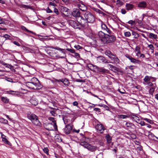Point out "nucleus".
Returning a JSON list of instances; mask_svg holds the SVG:
<instances>
[{"instance_id":"nucleus-1","label":"nucleus","mask_w":158,"mask_h":158,"mask_svg":"<svg viewBox=\"0 0 158 158\" xmlns=\"http://www.w3.org/2000/svg\"><path fill=\"white\" fill-rule=\"evenodd\" d=\"M98 36L101 39V44L102 45L113 43L116 40V37L113 33L106 34L101 31L98 32Z\"/></svg>"},{"instance_id":"nucleus-2","label":"nucleus","mask_w":158,"mask_h":158,"mask_svg":"<svg viewBox=\"0 0 158 158\" xmlns=\"http://www.w3.org/2000/svg\"><path fill=\"white\" fill-rule=\"evenodd\" d=\"M27 86L29 88L34 89H39L41 87L39 83V81L36 77L32 78L30 81L26 83Z\"/></svg>"},{"instance_id":"nucleus-3","label":"nucleus","mask_w":158,"mask_h":158,"mask_svg":"<svg viewBox=\"0 0 158 158\" xmlns=\"http://www.w3.org/2000/svg\"><path fill=\"white\" fill-rule=\"evenodd\" d=\"M27 117L34 125L38 126H41V124L38 120V117L34 114H32L30 112H28Z\"/></svg>"},{"instance_id":"nucleus-4","label":"nucleus","mask_w":158,"mask_h":158,"mask_svg":"<svg viewBox=\"0 0 158 158\" xmlns=\"http://www.w3.org/2000/svg\"><path fill=\"white\" fill-rule=\"evenodd\" d=\"M77 22L78 23L79 27L85 28H87L88 27V22L86 19H85L82 17H78L77 20Z\"/></svg>"},{"instance_id":"nucleus-5","label":"nucleus","mask_w":158,"mask_h":158,"mask_svg":"<svg viewBox=\"0 0 158 158\" xmlns=\"http://www.w3.org/2000/svg\"><path fill=\"white\" fill-rule=\"evenodd\" d=\"M84 17L88 23H92L95 21L94 16L89 12H86L84 14Z\"/></svg>"},{"instance_id":"nucleus-6","label":"nucleus","mask_w":158,"mask_h":158,"mask_svg":"<svg viewBox=\"0 0 158 158\" xmlns=\"http://www.w3.org/2000/svg\"><path fill=\"white\" fill-rule=\"evenodd\" d=\"M125 56L127 59L130 60L131 62L133 63L136 64H139L141 63V62L139 60L136 59L132 57V56L129 54H126L125 55Z\"/></svg>"},{"instance_id":"nucleus-7","label":"nucleus","mask_w":158,"mask_h":158,"mask_svg":"<svg viewBox=\"0 0 158 158\" xmlns=\"http://www.w3.org/2000/svg\"><path fill=\"white\" fill-rule=\"evenodd\" d=\"M69 24L72 27L74 28H80V27H79V25L78 23L76 22L75 21L70 20L68 21Z\"/></svg>"},{"instance_id":"nucleus-8","label":"nucleus","mask_w":158,"mask_h":158,"mask_svg":"<svg viewBox=\"0 0 158 158\" xmlns=\"http://www.w3.org/2000/svg\"><path fill=\"white\" fill-rule=\"evenodd\" d=\"M44 126L45 129L49 131L53 130L54 129V125L51 123H46L44 124Z\"/></svg>"},{"instance_id":"nucleus-9","label":"nucleus","mask_w":158,"mask_h":158,"mask_svg":"<svg viewBox=\"0 0 158 158\" xmlns=\"http://www.w3.org/2000/svg\"><path fill=\"white\" fill-rule=\"evenodd\" d=\"M97 61L99 63H109L110 62L106 59L104 57L102 56H100L97 57Z\"/></svg>"},{"instance_id":"nucleus-10","label":"nucleus","mask_w":158,"mask_h":158,"mask_svg":"<svg viewBox=\"0 0 158 158\" xmlns=\"http://www.w3.org/2000/svg\"><path fill=\"white\" fill-rule=\"evenodd\" d=\"M95 128L97 132L100 133H102L105 129L103 125L100 124H97L95 126Z\"/></svg>"},{"instance_id":"nucleus-11","label":"nucleus","mask_w":158,"mask_h":158,"mask_svg":"<svg viewBox=\"0 0 158 158\" xmlns=\"http://www.w3.org/2000/svg\"><path fill=\"white\" fill-rule=\"evenodd\" d=\"M80 14L81 12L78 9H73L72 13V15L73 16L76 17L77 20V19L78 17H81L80 16Z\"/></svg>"},{"instance_id":"nucleus-12","label":"nucleus","mask_w":158,"mask_h":158,"mask_svg":"<svg viewBox=\"0 0 158 158\" xmlns=\"http://www.w3.org/2000/svg\"><path fill=\"white\" fill-rule=\"evenodd\" d=\"M55 81L58 83L59 84H60V82H62L66 86L68 85L69 84V80L66 79H61L60 80L56 79L55 80Z\"/></svg>"},{"instance_id":"nucleus-13","label":"nucleus","mask_w":158,"mask_h":158,"mask_svg":"<svg viewBox=\"0 0 158 158\" xmlns=\"http://www.w3.org/2000/svg\"><path fill=\"white\" fill-rule=\"evenodd\" d=\"M96 70L98 73H101L103 74L108 73L109 71L103 67H100L97 66Z\"/></svg>"},{"instance_id":"nucleus-14","label":"nucleus","mask_w":158,"mask_h":158,"mask_svg":"<svg viewBox=\"0 0 158 158\" xmlns=\"http://www.w3.org/2000/svg\"><path fill=\"white\" fill-rule=\"evenodd\" d=\"M72 127L70 124H68L65 126L64 131L66 134H69L70 133L72 130Z\"/></svg>"},{"instance_id":"nucleus-15","label":"nucleus","mask_w":158,"mask_h":158,"mask_svg":"<svg viewBox=\"0 0 158 158\" xmlns=\"http://www.w3.org/2000/svg\"><path fill=\"white\" fill-rule=\"evenodd\" d=\"M52 48L53 49H55L56 50H58L61 52L63 53V56H60V58H64L66 57V55L65 54V49L60 48L58 47H54Z\"/></svg>"},{"instance_id":"nucleus-16","label":"nucleus","mask_w":158,"mask_h":158,"mask_svg":"<svg viewBox=\"0 0 158 158\" xmlns=\"http://www.w3.org/2000/svg\"><path fill=\"white\" fill-rule=\"evenodd\" d=\"M87 67L91 71H95L96 70L97 66L91 64H88Z\"/></svg>"},{"instance_id":"nucleus-17","label":"nucleus","mask_w":158,"mask_h":158,"mask_svg":"<svg viewBox=\"0 0 158 158\" xmlns=\"http://www.w3.org/2000/svg\"><path fill=\"white\" fill-rule=\"evenodd\" d=\"M147 4L146 2L144 1L140 2L138 4V6L139 7L143 8H146L147 6Z\"/></svg>"},{"instance_id":"nucleus-18","label":"nucleus","mask_w":158,"mask_h":158,"mask_svg":"<svg viewBox=\"0 0 158 158\" xmlns=\"http://www.w3.org/2000/svg\"><path fill=\"white\" fill-rule=\"evenodd\" d=\"M77 6L81 10L83 11H86L87 9L86 6L83 4H78Z\"/></svg>"},{"instance_id":"nucleus-19","label":"nucleus","mask_w":158,"mask_h":158,"mask_svg":"<svg viewBox=\"0 0 158 158\" xmlns=\"http://www.w3.org/2000/svg\"><path fill=\"white\" fill-rule=\"evenodd\" d=\"M111 60H113L114 63L117 64L119 62V60L118 57L115 55H113L110 58Z\"/></svg>"},{"instance_id":"nucleus-20","label":"nucleus","mask_w":158,"mask_h":158,"mask_svg":"<svg viewBox=\"0 0 158 158\" xmlns=\"http://www.w3.org/2000/svg\"><path fill=\"white\" fill-rule=\"evenodd\" d=\"M134 6L133 4L127 3L126 5V9L127 10H132Z\"/></svg>"},{"instance_id":"nucleus-21","label":"nucleus","mask_w":158,"mask_h":158,"mask_svg":"<svg viewBox=\"0 0 158 158\" xmlns=\"http://www.w3.org/2000/svg\"><path fill=\"white\" fill-rule=\"evenodd\" d=\"M49 119L52 121L53 123V124H52L54 125V129L56 130H57V126L56 124V121L55 120V118L52 117H50L49 118Z\"/></svg>"},{"instance_id":"nucleus-22","label":"nucleus","mask_w":158,"mask_h":158,"mask_svg":"<svg viewBox=\"0 0 158 158\" xmlns=\"http://www.w3.org/2000/svg\"><path fill=\"white\" fill-rule=\"evenodd\" d=\"M105 138L108 143L110 144L112 143V138L109 135H106L105 136Z\"/></svg>"},{"instance_id":"nucleus-23","label":"nucleus","mask_w":158,"mask_h":158,"mask_svg":"<svg viewBox=\"0 0 158 158\" xmlns=\"http://www.w3.org/2000/svg\"><path fill=\"white\" fill-rule=\"evenodd\" d=\"M87 149L91 152H94L96 150L97 147L95 146H92L89 144Z\"/></svg>"},{"instance_id":"nucleus-24","label":"nucleus","mask_w":158,"mask_h":158,"mask_svg":"<svg viewBox=\"0 0 158 158\" xmlns=\"http://www.w3.org/2000/svg\"><path fill=\"white\" fill-rule=\"evenodd\" d=\"M61 11L64 14L65 13H67L69 10V9L66 7L62 6L60 8Z\"/></svg>"},{"instance_id":"nucleus-25","label":"nucleus","mask_w":158,"mask_h":158,"mask_svg":"<svg viewBox=\"0 0 158 158\" xmlns=\"http://www.w3.org/2000/svg\"><path fill=\"white\" fill-rule=\"evenodd\" d=\"M30 102L32 105L36 106L38 104V101L37 99L32 98L30 100Z\"/></svg>"},{"instance_id":"nucleus-26","label":"nucleus","mask_w":158,"mask_h":158,"mask_svg":"<svg viewBox=\"0 0 158 158\" xmlns=\"http://www.w3.org/2000/svg\"><path fill=\"white\" fill-rule=\"evenodd\" d=\"M143 80L145 83H144V84H145L148 82L151 81V76H146L143 79Z\"/></svg>"},{"instance_id":"nucleus-27","label":"nucleus","mask_w":158,"mask_h":158,"mask_svg":"<svg viewBox=\"0 0 158 158\" xmlns=\"http://www.w3.org/2000/svg\"><path fill=\"white\" fill-rule=\"evenodd\" d=\"M105 54L108 56L110 58H111L114 54L109 50H107L105 52Z\"/></svg>"},{"instance_id":"nucleus-28","label":"nucleus","mask_w":158,"mask_h":158,"mask_svg":"<svg viewBox=\"0 0 158 158\" xmlns=\"http://www.w3.org/2000/svg\"><path fill=\"white\" fill-rule=\"evenodd\" d=\"M105 54L108 56L110 58H111L114 54L109 50H107L105 52Z\"/></svg>"},{"instance_id":"nucleus-29","label":"nucleus","mask_w":158,"mask_h":158,"mask_svg":"<svg viewBox=\"0 0 158 158\" xmlns=\"http://www.w3.org/2000/svg\"><path fill=\"white\" fill-rule=\"evenodd\" d=\"M80 144L81 146L84 147V148H87L89 144L86 142H81L80 143Z\"/></svg>"},{"instance_id":"nucleus-30","label":"nucleus","mask_w":158,"mask_h":158,"mask_svg":"<svg viewBox=\"0 0 158 158\" xmlns=\"http://www.w3.org/2000/svg\"><path fill=\"white\" fill-rule=\"evenodd\" d=\"M1 100L3 102L6 103H8L9 102V99L6 97H2Z\"/></svg>"},{"instance_id":"nucleus-31","label":"nucleus","mask_w":158,"mask_h":158,"mask_svg":"<svg viewBox=\"0 0 158 158\" xmlns=\"http://www.w3.org/2000/svg\"><path fill=\"white\" fill-rule=\"evenodd\" d=\"M7 92L8 94L13 95H18L19 94V92L16 91H8Z\"/></svg>"},{"instance_id":"nucleus-32","label":"nucleus","mask_w":158,"mask_h":158,"mask_svg":"<svg viewBox=\"0 0 158 158\" xmlns=\"http://www.w3.org/2000/svg\"><path fill=\"white\" fill-rule=\"evenodd\" d=\"M117 117L119 118L124 119L128 117V116L127 115L123 114L118 115L117 116Z\"/></svg>"},{"instance_id":"nucleus-33","label":"nucleus","mask_w":158,"mask_h":158,"mask_svg":"<svg viewBox=\"0 0 158 158\" xmlns=\"http://www.w3.org/2000/svg\"><path fill=\"white\" fill-rule=\"evenodd\" d=\"M149 37L150 38H154L156 39L157 38V35L156 34H154L152 33H150L149 34Z\"/></svg>"},{"instance_id":"nucleus-34","label":"nucleus","mask_w":158,"mask_h":158,"mask_svg":"<svg viewBox=\"0 0 158 158\" xmlns=\"http://www.w3.org/2000/svg\"><path fill=\"white\" fill-rule=\"evenodd\" d=\"M2 141L5 143L10 145L11 143L7 140V139L5 138L2 137Z\"/></svg>"},{"instance_id":"nucleus-35","label":"nucleus","mask_w":158,"mask_h":158,"mask_svg":"<svg viewBox=\"0 0 158 158\" xmlns=\"http://www.w3.org/2000/svg\"><path fill=\"white\" fill-rule=\"evenodd\" d=\"M44 152L48 156L49 155V150L47 147H45L43 149Z\"/></svg>"},{"instance_id":"nucleus-36","label":"nucleus","mask_w":158,"mask_h":158,"mask_svg":"<svg viewBox=\"0 0 158 158\" xmlns=\"http://www.w3.org/2000/svg\"><path fill=\"white\" fill-rule=\"evenodd\" d=\"M22 29L24 30H25L27 32H28L29 33H31L32 34H35V33L34 32H32L31 31H30L28 30L26 27H25L23 26L22 27Z\"/></svg>"},{"instance_id":"nucleus-37","label":"nucleus","mask_w":158,"mask_h":158,"mask_svg":"<svg viewBox=\"0 0 158 158\" xmlns=\"http://www.w3.org/2000/svg\"><path fill=\"white\" fill-rule=\"evenodd\" d=\"M132 34V35L134 36V37L136 39H138L139 37V34L133 31Z\"/></svg>"},{"instance_id":"nucleus-38","label":"nucleus","mask_w":158,"mask_h":158,"mask_svg":"<svg viewBox=\"0 0 158 158\" xmlns=\"http://www.w3.org/2000/svg\"><path fill=\"white\" fill-rule=\"evenodd\" d=\"M74 55H73V56L74 57H76L77 58H80V55L77 52H75V53H73Z\"/></svg>"},{"instance_id":"nucleus-39","label":"nucleus","mask_w":158,"mask_h":158,"mask_svg":"<svg viewBox=\"0 0 158 158\" xmlns=\"http://www.w3.org/2000/svg\"><path fill=\"white\" fill-rule=\"evenodd\" d=\"M125 125L127 127H132L134 126L133 124L131 123H126Z\"/></svg>"},{"instance_id":"nucleus-40","label":"nucleus","mask_w":158,"mask_h":158,"mask_svg":"<svg viewBox=\"0 0 158 158\" xmlns=\"http://www.w3.org/2000/svg\"><path fill=\"white\" fill-rule=\"evenodd\" d=\"M124 35L127 37H129L131 35V33L129 31H126L124 33Z\"/></svg>"},{"instance_id":"nucleus-41","label":"nucleus","mask_w":158,"mask_h":158,"mask_svg":"<svg viewBox=\"0 0 158 158\" xmlns=\"http://www.w3.org/2000/svg\"><path fill=\"white\" fill-rule=\"evenodd\" d=\"M104 31L105 32H107V33H106V34H110V33H113L107 27V29H106L104 30Z\"/></svg>"},{"instance_id":"nucleus-42","label":"nucleus","mask_w":158,"mask_h":158,"mask_svg":"<svg viewBox=\"0 0 158 158\" xmlns=\"http://www.w3.org/2000/svg\"><path fill=\"white\" fill-rule=\"evenodd\" d=\"M66 50L72 53H75V50L73 49L67 48L66 49Z\"/></svg>"},{"instance_id":"nucleus-43","label":"nucleus","mask_w":158,"mask_h":158,"mask_svg":"<svg viewBox=\"0 0 158 158\" xmlns=\"http://www.w3.org/2000/svg\"><path fill=\"white\" fill-rule=\"evenodd\" d=\"M74 47L77 50L82 49L83 48L82 47L80 46V45H75Z\"/></svg>"},{"instance_id":"nucleus-44","label":"nucleus","mask_w":158,"mask_h":158,"mask_svg":"<svg viewBox=\"0 0 158 158\" xmlns=\"http://www.w3.org/2000/svg\"><path fill=\"white\" fill-rule=\"evenodd\" d=\"M116 2L117 4L119 5L120 6H122L123 4V3L120 0H117Z\"/></svg>"},{"instance_id":"nucleus-45","label":"nucleus","mask_w":158,"mask_h":158,"mask_svg":"<svg viewBox=\"0 0 158 158\" xmlns=\"http://www.w3.org/2000/svg\"><path fill=\"white\" fill-rule=\"evenodd\" d=\"M144 120L146 122H147L150 123V124H152V123H153V122L152 121V120L150 119H148V118H145L144 119Z\"/></svg>"},{"instance_id":"nucleus-46","label":"nucleus","mask_w":158,"mask_h":158,"mask_svg":"<svg viewBox=\"0 0 158 158\" xmlns=\"http://www.w3.org/2000/svg\"><path fill=\"white\" fill-rule=\"evenodd\" d=\"M101 27L103 31H104V30H105L106 29H107V26L104 24H102Z\"/></svg>"},{"instance_id":"nucleus-47","label":"nucleus","mask_w":158,"mask_h":158,"mask_svg":"<svg viewBox=\"0 0 158 158\" xmlns=\"http://www.w3.org/2000/svg\"><path fill=\"white\" fill-rule=\"evenodd\" d=\"M50 113L52 116H55L56 115V113L55 111L54 110L50 111Z\"/></svg>"},{"instance_id":"nucleus-48","label":"nucleus","mask_w":158,"mask_h":158,"mask_svg":"<svg viewBox=\"0 0 158 158\" xmlns=\"http://www.w3.org/2000/svg\"><path fill=\"white\" fill-rule=\"evenodd\" d=\"M115 68V71H114V72H115V73L119 72L120 73H122V71L121 70L118 68L116 67V68Z\"/></svg>"},{"instance_id":"nucleus-49","label":"nucleus","mask_w":158,"mask_h":158,"mask_svg":"<svg viewBox=\"0 0 158 158\" xmlns=\"http://www.w3.org/2000/svg\"><path fill=\"white\" fill-rule=\"evenodd\" d=\"M21 7L24 8H30V6L24 4L21 5Z\"/></svg>"},{"instance_id":"nucleus-50","label":"nucleus","mask_w":158,"mask_h":158,"mask_svg":"<svg viewBox=\"0 0 158 158\" xmlns=\"http://www.w3.org/2000/svg\"><path fill=\"white\" fill-rule=\"evenodd\" d=\"M127 23L131 25H134L135 23V21L132 20H130Z\"/></svg>"},{"instance_id":"nucleus-51","label":"nucleus","mask_w":158,"mask_h":158,"mask_svg":"<svg viewBox=\"0 0 158 158\" xmlns=\"http://www.w3.org/2000/svg\"><path fill=\"white\" fill-rule=\"evenodd\" d=\"M0 121L2 122H3L5 123H6L8 122V121L6 119H5L3 118L0 119Z\"/></svg>"},{"instance_id":"nucleus-52","label":"nucleus","mask_w":158,"mask_h":158,"mask_svg":"<svg viewBox=\"0 0 158 158\" xmlns=\"http://www.w3.org/2000/svg\"><path fill=\"white\" fill-rule=\"evenodd\" d=\"M45 10L47 13H51L52 12V10L49 8V7H48L45 9Z\"/></svg>"},{"instance_id":"nucleus-53","label":"nucleus","mask_w":158,"mask_h":158,"mask_svg":"<svg viewBox=\"0 0 158 158\" xmlns=\"http://www.w3.org/2000/svg\"><path fill=\"white\" fill-rule=\"evenodd\" d=\"M148 47L152 50H153L154 49V47L153 45L152 44L148 45Z\"/></svg>"},{"instance_id":"nucleus-54","label":"nucleus","mask_w":158,"mask_h":158,"mask_svg":"<svg viewBox=\"0 0 158 158\" xmlns=\"http://www.w3.org/2000/svg\"><path fill=\"white\" fill-rule=\"evenodd\" d=\"M54 12L57 15L59 14V12L58 10L56 8H54Z\"/></svg>"},{"instance_id":"nucleus-55","label":"nucleus","mask_w":158,"mask_h":158,"mask_svg":"<svg viewBox=\"0 0 158 158\" xmlns=\"http://www.w3.org/2000/svg\"><path fill=\"white\" fill-rule=\"evenodd\" d=\"M5 20L3 19H2L0 18V24H5V23L4 21Z\"/></svg>"},{"instance_id":"nucleus-56","label":"nucleus","mask_w":158,"mask_h":158,"mask_svg":"<svg viewBox=\"0 0 158 158\" xmlns=\"http://www.w3.org/2000/svg\"><path fill=\"white\" fill-rule=\"evenodd\" d=\"M75 81L77 82H85V81L82 79H77L75 80Z\"/></svg>"},{"instance_id":"nucleus-57","label":"nucleus","mask_w":158,"mask_h":158,"mask_svg":"<svg viewBox=\"0 0 158 158\" xmlns=\"http://www.w3.org/2000/svg\"><path fill=\"white\" fill-rule=\"evenodd\" d=\"M156 78L151 76V81L152 82H155L156 81Z\"/></svg>"},{"instance_id":"nucleus-58","label":"nucleus","mask_w":158,"mask_h":158,"mask_svg":"<svg viewBox=\"0 0 158 158\" xmlns=\"http://www.w3.org/2000/svg\"><path fill=\"white\" fill-rule=\"evenodd\" d=\"M143 15L146 16H152L153 15V14L152 13L150 14L148 13H146V14Z\"/></svg>"},{"instance_id":"nucleus-59","label":"nucleus","mask_w":158,"mask_h":158,"mask_svg":"<svg viewBox=\"0 0 158 158\" xmlns=\"http://www.w3.org/2000/svg\"><path fill=\"white\" fill-rule=\"evenodd\" d=\"M121 12L123 14H125L126 13L127 11L125 9H122L121 10Z\"/></svg>"},{"instance_id":"nucleus-60","label":"nucleus","mask_w":158,"mask_h":158,"mask_svg":"<svg viewBox=\"0 0 158 158\" xmlns=\"http://www.w3.org/2000/svg\"><path fill=\"white\" fill-rule=\"evenodd\" d=\"M108 66L110 67L109 69H110V70H112V69H113V68H114V66L110 64H108Z\"/></svg>"},{"instance_id":"nucleus-61","label":"nucleus","mask_w":158,"mask_h":158,"mask_svg":"<svg viewBox=\"0 0 158 158\" xmlns=\"http://www.w3.org/2000/svg\"><path fill=\"white\" fill-rule=\"evenodd\" d=\"M133 66H128L126 67V69H130L131 70H133Z\"/></svg>"},{"instance_id":"nucleus-62","label":"nucleus","mask_w":158,"mask_h":158,"mask_svg":"<svg viewBox=\"0 0 158 158\" xmlns=\"http://www.w3.org/2000/svg\"><path fill=\"white\" fill-rule=\"evenodd\" d=\"M13 43L17 45L19 47L20 46V44L17 41H15L13 42Z\"/></svg>"},{"instance_id":"nucleus-63","label":"nucleus","mask_w":158,"mask_h":158,"mask_svg":"<svg viewBox=\"0 0 158 158\" xmlns=\"http://www.w3.org/2000/svg\"><path fill=\"white\" fill-rule=\"evenodd\" d=\"M146 84H147L149 86H152L153 85V84L152 83H151L150 82V81L148 82V83H147Z\"/></svg>"},{"instance_id":"nucleus-64","label":"nucleus","mask_w":158,"mask_h":158,"mask_svg":"<svg viewBox=\"0 0 158 158\" xmlns=\"http://www.w3.org/2000/svg\"><path fill=\"white\" fill-rule=\"evenodd\" d=\"M49 5L50 6H56V4L53 2H51L49 3Z\"/></svg>"}]
</instances>
